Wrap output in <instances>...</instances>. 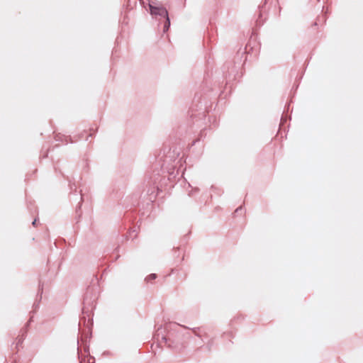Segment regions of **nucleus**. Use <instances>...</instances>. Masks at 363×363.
I'll return each instance as SVG.
<instances>
[{"label": "nucleus", "mask_w": 363, "mask_h": 363, "mask_svg": "<svg viewBox=\"0 0 363 363\" xmlns=\"http://www.w3.org/2000/svg\"><path fill=\"white\" fill-rule=\"evenodd\" d=\"M150 9L152 15H159L164 17L168 16L167 11L163 7L155 6L152 4H150Z\"/></svg>", "instance_id": "obj_1"}, {"label": "nucleus", "mask_w": 363, "mask_h": 363, "mask_svg": "<svg viewBox=\"0 0 363 363\" xmlns=\"http://www.w3.org/2000/svg\"><path fill=\"white\" fill-rule=\"evenodd\" d=\"M165 18H166V23L164 26V30H167L168 29V28L169 27L170 21H169V18L168 16Z\"/></svg>", "instance_id": "obj_2"}, {"label": "nucleus", "mask_w": 363, "mask_h": 363, "mask_svg": "<svg viewBox=\"0 0 363 363\" xmlns=\"http://www.w3.org/2000/svg\"><path fill=\"white\" fill-rule=\"evenodd\" d=\"M156 278V274H151L150 275H149L147 277V281H150V280H153Z\"/></svg>", "instance_id": "obj_3"}, {"label": "nucleus", "mask_w": 363, "mask_h": 363, "mask_svg": "<svg viewBox=\"0 0 363 363\" xmlns=\"http://www.w3.org/2000/svg\"><path fill=\"white\" fill-rule=\"evenodd\" d=\"M36 221H37V220H36V219H35V220H34V221L33 222V225H35V224H36Z\"/></svg>", "instance_id": "obj_4"}]
</instances>
